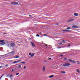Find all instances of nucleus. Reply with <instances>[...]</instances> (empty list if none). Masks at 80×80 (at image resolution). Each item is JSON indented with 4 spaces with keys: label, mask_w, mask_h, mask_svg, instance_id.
<instances>
[{
    "label": "nucleus",
    "mask_w": 80,
    "mask_h": 80,
    "mask_svg": "<svg viewBox=\"0 0 80 80\" xmlns=\"http://www.w3.org/2000/svg\"><path fill=\"white\" fill-rule=\"evenodd\" d=\"M70 64L69 63H66L65 64H63L62 65V64L61 65V66H63L64 67H68L69 65H70Z\"/></svg>",
    "instance_id": "1"
},
{
    "label": "nucleus",
    "mask_w": 80,
    "mask_h": 80,
    "mask_svg": "<svg viewBox=\"0 0 80 80\" xmlns=\"http://www.w3.org/2000/svg\"><path fill=\"white\" fill-rule=\"evenodd\" d=\"M11 4H12V5H18V3L16 2H12L11 3Z\"/></svg>",
    "instance_id": "2"
},
{
    "label": "nucleus",
    "mask_w": 80,
    "mask_h": 80,
    "mask_svg": "<svg viewBox=\"0 0 80 80\" xmlns=\"http://www.w3.org/2000/svg\"><path fill=\"white\" fill-rule=\"evenodd\" d=\"M4 40H0V42H1L0 45H5V42H3Z\"/></svg>",
    "instance_id": "3"
},
{
    "label": "nucleus",
    "mask_w": 80,
    "mask_h": 80,
    "mask_svg": "<svg viewBox=\"0 0 80 80\" xmlns=\"http://www.w3.org/2000/svg\"><path fill=\"white\" fill-rule=\"evenodd\" d=\"M62 32H72V31H70L69 30H67V29H66V30H63L62 31Z\"/></svg>",
    "instance_id": "4"
},
{
    "label": "nucleus",
    "mask_w": 80,
    "mask_h": 80,
    "mask_svg": "<svg viewBox=\"0 0 80 80\" xmlns=\"http://www.w3.org/2000/svg\"><path fill=\"white\" fill-rule=\"evenodd\" d=\"M72 28H78V26H77L76 25H73L72 26Z\"/></svg>",
    "instance_id": "5"
},
{
    "label": "nucleus",
    "mask_w": 80,
    "mask_h": 80,
    "mask_svg": "<svg viewBox=\"0 0 80 80\" xmlns=\"http://www.w3.org/2000/svg\"><path fill=\"white\" fill-rule=\"evenodd\" d=\"M15 44L14 43L12 42L11 43V46H12V47H14L15 46Z\"/></svg>",
    "instance_id": "6"
},
{
    "label": "nucleus",
    "mask_w": 80,
    "mask_h": 80,
    "mask_svg": "<svg viewBox=\"0 0 80 80\" xmlns=\"http://www.w3.org/2000/svg\"><path fill=\"white\" fill-rule=\"evenodd\" d=\"M72 21H73V19H71L68 20L67 21V22H72Z\"/></svg>",
    "instance_id": "7"
},
{
    "label": "nucleus",
    "mask_w": 80,
    "mask_h": 80,
    "mask_svg": "<svg viewBox=\"0 0 80 80\" xmlns=\"http://www.w3.org/2000/svg\"><path fill=\"white\" fill-rule=\"evenodd\" d=\"M15 52L14 51H12V52H10V53H12V55H14V54H15Z\"/></svg>",
    "instance_id": "8"
},
{
    "label": "nucleus",
    "mask_w": 80,
    "mask_h": 80,
    "mask_svg": "<svg viewBox=\"0 0 80 80\" xmlns=\"http://www.w3.org/2000/svg\"><path fill=\"white\" fill-rule=\"evenodd\" d=\"M45 66H44L42 68V71L43 72H45Z\"/></svg>",
    "instance_id": "9"
},
{
    "label": "nucleus",
    "mask_w": 80,
    "mask_h": 80,
    "mask_svg": "<svg viewBox=\"0 0 80 80\" xmlns=\"http://www.w3.org/2000/svg\"><path fill=\"white\" fill-rule=\"evenodd\" d=\"M31 44L32 45V47H35V44L33 42H31Z\"/></svg>",
    "instance_id": "10"
},
{
    "label": "nucleus",
    "mask_w": 80,
    "mask_h": 80,
    "mask_svg": "<svg viewBox=\"0 0 80 80\" xmlns=\"http://www.w3.org/2000/svg\"><path fill=\"white\" fill-rule=\"evenodd\" d=\"M74 16H76V17H77V16H78V14L77 13H74Z\"/></svg>",
    "instance_id": "11"
},
{
    "label": "nucleus",
    "mask_w": 80,
    "mask_h": 80,
    "mask_svg": "<svg viewBox=\"0 0 80 80\" xmlns=\"http://www.w3.org/2000/svg\"><path fill=\"white\" fill-rule=\"evenodd\" d=\"M68 61H69V62H72L73 60L71 59H68Z\"/></svg>",
    "instance_id": "12"
},
{
    "label": "nucleus",
    "mask_w": 80,
    "mask_h": 80,
    "mask_svg": "<svg viewBox=\"0 0 80 80\" xmlns=\"http://www.w3.org/2000/svg\"><path fill=\"white\" fill-rule=\"evenodd\" d=\"M35 55V54L34 53H32L31 55V57H33L34 56V55Z\"/></svg>",
    "instance_id": "13"
},
{
    "label": "nucleus",
    "mask_w": 80,
    "mask_h": 80,
    "mask_svg": "<svg viewBox=\"0 0 80 80\" xmlns=\"http://www.w3.org/2000/svg\"><path fill=\"white\" fill-rule=\"evenodd\" d=\"M20 57L19 56H15V57H14V58H19Z\"/></svg>",
    "instance_id": "14"
},
{
    "label": "nucleus",
    "mask_w": 80,
    "mask_h": 80,
    "mask_svg": "<svg viewBox=\"0 0 80 80\" xmlns=\"http://www.w3.org/2000/svg\"><path fill=\"white\" fill-rule=\"evenodd\" d=\"M71 28L70 27L67 28L66 29V30H70V29Z\"/></svg>",
    "instance_id": "15"
},
{
    "label": "nucleus",
    "mask_w": 80,
    "mask_h": 80,
    "mask_svg": "<svg viewBox=\"0 0 80 80\" xmlns=\"http://www.w3.org/2000/svg\"><path fill=\"white\" fill-rule=\"evenodd\" d=\"M61 73H64V74H65V71H61Z\"/></svg>",
    "instance_id": "16"
},
{
    "label": "nucleus",
    "mask_w": 80,
    "mask_h": 80,
    "mask_svg": "<svg viewBox=\"0 0 80 80\" xmlns=\"http://www.w3.org/2000/svg\"><path fill=\"white\" fill-rule=\"evenodd\" d=\"M18 68V67H16L15 69L16 70H19V69Z\"/></svg>",
    "instance_id": "17"
},
{
    "label": "nucleus",
    "mask_w": 80,
    "mask_h": 80,
    "mask_svg": "<svg viewBox=\"0 0 80 80\" xmlns=\"http://www.w3.org/2000/svg\"><path fill=\"white\" fill-rule=\"evenodd\" d=\"M54 77V75H51L49 77V78H52V77Z\"/></svg>",
    "instance_id": "18"
},
{
    "label": "nucleus",
    "mask_w": 80,
    "mask_h": 80,
    "mask_svg": "<svg viewBox=\"0 0 80 80\" xmlns=\"http://www.w3.org/2000/svg\"><path fill=\"white\" fill-rule=\"evenodd\" d=\"M7 77H10V74H9L7 75Z\"/></svg>",
    "instance_id": "19"
},
{
    "label": "nucleus",
    "mask_w": 80,
    "mask_h": 80,
    "mask_svg": "<svg viewBox=\"0 0 80 80\" xmlns=\"http://www.w3.org/2000/svg\"><path fill=\"white\" fill-rule=\"evenodd\" d=\"M20 63H23V64H25V63H26V62H21Z\"/></svg>",
    "instance_id": "20"
},
{
    "label": "nucleus",
    "mask_w": 80,
    "mask_h": 80,
    "mask_svg": "<svg viewBox=\"0 0 80 80\" xmlns=\"http://www.w3.org/2000/svg\"><path fill=\"white\" fill-rule=\"evenodd\" d=\"M18 68H21V67H22L21 65H18L17 66Z\"/></svg>",
    "instance_id": "21"
},
{
    "label": "nucleus",
    "mask_w": 80,
    "mask_h": 80,
    "mask_svg": "<svg viewBox=\"0 0 80 80\" xmlns=\"http://www.w3.org/2000/svg\"><path fill=\"white\" fill-rule=\"evenodd\" d=\"M77 63L78 64H80V62H79L78 61H77Z\"/></svg>",
    "instance_id": "22"
},
{
    "label": "nucleus",
    "mask_w": 80,
    "mask_h": 80,
    "mask_svg": "<svg viewBox=\"0 0 80 80\" xmlns=\"http://www.w3.org/2000/svg\"><path fill=\"white\" fill-rule=\"evenodd\" d=\"M77 72H78V73H80V71H79V69H77Z\"/></svg>",
    "instance_id": "23"
},
{
    "label": "nucleus",
    "mask_w": 80,
    "mask_h": 80,
    "mask_svg": "<svg viewBox=\"0 0 80 80\" xmlns=\"http://www.w3.org/2000/svg\"><path fill=\"white\" fill-rule=\"evenodd\" d=\"M22 60L21 59H20L19 60H18L17 62L18 63V62H20Z\"/></svg>",
    "instance_id": "24"
},
{
    "label": "nucleus",
    "mask_w": 80,
    "mask_h": 80,
    "mask_svg": "<svg viewBox=\"0 0 80 80\" xmlns=\"http://www.w3.org/2000/svg\"><path fill=\"white\" fill-rule=\"evenodd\" d=\"M18 63L17 61H14L13 62V63Z\"/></svg>",
    "instance_id": "25"
},
{
    "label": "nucleus",
    "mask_w": 80,
    "mask_h": 80,
    "mask_svg": "<svg viewBox=\"0 0 80 80\" xmlns=\"http://www.w3.org/2000/svg\"><path fill=\"white\" fill-rule=\"evenodd\" d=\"M72 62L73 63H75V61H72Z\"/></svg>",
    "instance_id": "26"
},
{
    "label": "nucleus",
    "mask_w": 80,
    "mask_h": 80,
    "mask_svg": "<svg viewBox=\"0 0 80 80\" xmlns=\"http://www.w3.org/2000/svg\"><path fill=\"white\" fill-rule=\"evenodd\" d=\"M47 34H44L43 35V36H46V37H47Z\"/></svg>",
    "instance_id": "27"
},
{
    "label": "nucleus",
    "mask_w": 80,
    "mask_h": 80,
    "mask_svg": "<svg viewBox=\"0 0 80 80\" xmlns=\"http://www.w3.org/2000/svg\"><path fill=\"white\" fill-rule=\"evenodd\" d=\"M7 45V47H9V44H8V43H7V45Z\"/></svg>",
    "instance_id": "28"
},
{
    "label": "nucleus",
    "mask_w": 80,
    "mask_h": 80,
    "mask_svg": "<svg viewBox=\"0 0 80 80\" xmlns=\"http://www.w3.org/2000/svg\"><path fill=\"white\" fill-rule=\"evenodd\" d=\"M4 56H5V55H1L0 56V57H4Z\"/></svg>",
    "instance_id": "29"
},
{
    "label": "nucleus",
    "mask_w": 80,
    "mask_h": 80,
    "mask_svg": "<svg viewBox=\"0 0 80 80\" xmlns=\"http://www.w3.org/2000/svg\"><path fill=\"white\" fill-rule=\"evenodd\" d=\"M29 17H31V18L32 17V15H29Z\"/></svg>",
    "instance_id": "30"
},
{
    "label": "nucleus",
    "mask_w": 80,
    "mask_h": 80,
    "mask_svg": "<svg viewBox=\"0 0 80 80\" xmlns=\"http://www.w3.org/2000/svg\"><path fill=\"white\" fill-rule=\"evenodd\" d=\"M36 36L37 37H40V35H38V34H37V35H36Z\"/></svg>",
    "instance_id": "31"
},
{
    "label": "nucleus",
    "mask_w": 80,
    "mask_h": 80,
    "mask_svg": "<svg viewBox=\"0 0 80 80\" xmlns=\"http://www.w3.org/2000/svg\"><path fill=\"white\" fill-rule=\"evenodd\" d=\"M10 77L11 78V77H13V75H12V74H11V75H10Z\"/></svg>",
    "instance_id": "32"
},
{
    "label": "nucleus",
    "mask_w": 80,
    "mask_h": 80,
    "mask_svg": "<svg viewBox=\"0 0 80 80\" xmlns=\"http://www.w3.org/2000/svg\"><path fill=\"white\" fill-rule=\"evenodd\" d=\"M62 42H63V43H65V41L64 40H62Z\"/></svg>",
    "instance_id": "33"
},
{
    "label": "nucleus",
    "mask_w": 80,
    "mask_h": 80,
    "mask_svg": "<svg viewBox=\"0 0 80 80\" xmlns=\"http://www.w3.org/2000/svg\"><path fill=\"white\" fill-rule=\"evenodd\" d=\"M16 75H19V73H17L16 74Z\"/></svg>",
    "instance_id": "34"
},
{
    "label": "nucleus",
    "mask_w": 80,
    "mask_h": 80,
    "mask_svg": "<svg viewBox=\"0 0 80 80\" xmlns=\"http://www.w3.org/2000/svg\"><path fill=\"white\" fill-rule=\"evenodd\" d=\"M63 55H60V57H63Z\"/></svg>",
    "instance_id": "35"
},
{
    "label": "nucleus",
    "mask_w": 80,
    "mask_h": 80,
    "mask_svg": "<svg viewBox=\"0 0 80 80\" xmlns=\"http://www.w3.org/2000/svg\"><path fill=\"white\" fill-rule=\"evenodd\" d=\"M24 69H25L26 68V66H24Z\"/></svg>",
    "instance_id": "36"
},
{
    "label": "nucleus",
    "mask_w": 80,
    "mask_h": 80,
    "mask_svg": "<svg viewBox=\"0 0 80 80\" xmlns=\"http://www.w3.org/2000/svg\"><path fill=\"white\" fill-rule=\"evenodd\" d=\"M9 64H6V65H5V67H8V65Z\"/></svg>",
    "instance_id": "37"
},
{
    "label": "nucleus",
    "mask_w": 80,
    "mask_h": 80,
    "mask_svg": "<svg viewBox=\"0 0 80 80\" xmlns=\"http://www.w3.org/2000/svg\"><path fill=\"white\" fill-rule=\"evenodd\" d=\"M64 60H68V59L67 58H64Z\"/></svg>",
    "instance_id": "38"
},
{
    "label": "nucleus",
    "mask_w": 80,
    "mask_h": 80,
    "mask_svg": "<svg viewBox=\"0 0 80 80\" xmlns=\"http://www.w3.org/2000/svg\"><path fill=\"white\" fill-rule=\"evenodd\" d=\"M58 44H59V45H61V44H62V43L61 42L60 43H59Z\"/></svg>",
    "instance_id": "39"
},
{
    "label": "nucleus",
    "mask_w": 80,
    "mask_h": 80,
    "mask_svg": "<svg viewBox=\"0 0 80 80\" xmlns=\"http://www.w3.org/2000/svg\"><path fill=\"white\" fill-rule=\"evenodd\" d=\"M52 59V58H49V59H48V60H51Z\"/></svg>",
    "instance_id": "40"
},
{
    "label": "nucleus",
    "mask_w": 80,
    "mask_h": 80,
    "mask_svg": "<svg viewBox=\"0 0 80 80\" xmlns=\"http://www.w3.org/2000/svg\"><path fill=\"white\" fill-rule=\"evenodd\" d=\"M31 54H32V53H29V55H31Z\"/></svg>",
    "instance_id": "41"
},
{
    "label": "nucleus",
    "mask_w": 80,
    "mask_h": 80,
    "mask_svg": "<svg viewBox=\"0 0 80 80\" xmlns=\"http://www.w3.org/2000/svg\"><path fill=\"white\" fill-rule=\"evenodd\" d=\"M61 48V47H58V48Z\"/></svg>",
    "instance_id": "42"
},
{
    "label": "nucleus",
    "mask_w": 80,
    "mask_h": 80,
    "mask_svg": "<svg viewBox=\"0 0 80 80\" xmlns=\"http://www.w3.org/2000/svg\"><path fill=\"white\" fill-rule=\"evenodd\" d=\"M70 44H69L68 45V47H70Z\"/></svg>",
    "instance_id": "43"
},
{
    "label": "nucleus",
    "mask_w": 80,
    "mask_h": 80,
    "mask_svg": "<svg viewBox=\"0 0 80 80\" xmlns=\"http://www.w3.org/2000/svg\"><path fill=\"white\" fill-rule=\"evenodd\" d=\"M3 77V75H2L1 77V78H2V77Z\"/></svg>",
    "instance_id": "44"
},
{
    "label": "nucleus",
    "mask_w": 80,
    "mask_h": 80,
    "mask_svg": "<svg viewBox=\"0 0 80 80\" xmlns=\"http://www.w3.org/2000/svg\"><path fill=\"white\" fill-rule=\"evenodd\" d=\"M45 46H47V44H45Z\"/></svg>",
    "instance_id": "45"
},
{
    "label": "nucleus",
    "mask_w": 80,
    "mask_h": 80,
    "mask_svg": "<svg viewBox=\"0 0 80 80\" xmlns=\"http://www.w3.org/2000/svg\"><path fill=\"white\" fill-rule=\"evenodd\" d=\"M13 71H14V70H13V69H12V72H13Z\"/></svg>",
    "instance_id": "46"
},
{
    "label": "nucleus",
    "mask_w": 80,
    "mask_h": 80,
    "mask_svg": "<svg viewBox=\"0 0 80 80\" xmlns=\"http://www.w3.org/2000/svg\"><path fill=\"white\" fill-rule=\"evenodd\" d=\"M56 25H58V23L56 24Z\"/></svg>",
    "instance_id": "47"
},
{
    "label": "nucleus",
    "mask_w": 80,
    "mask_h": 80,
    "mask_svg": "<svg viewBox=\"0 0 80 80\" xmlns=\"http://www.w3.org/2000/svg\"><path fill=\"white\" fill-rule=\"evenodd\" d=\"M41 33H42V32H40V33H39V34H41Z\"/></svg>",
    "instance_id": "48"
},
{
    "label": "nucleus",
    "mask_w": 80,
    "mask_h": 80,
    "mask_svg": "<svg viewBox=\"0 0 80 80\" xmlns=\"http://www.w3.org/2000/svg\"><path fill=\"white\" fill-rule=\"evenodd\" d=\"M2 66H0V68H2Z\"/></svg>",
    "instance_id": "49"
},
{
    "label": "nucleus",
    "mask_w": 80,
    "mask_h": 80,
    "mask_svg": "<svg viewBox=\"0 0 80 80\" xmlns=\"http://www.w3.org/2000/svg\"><path fill=\"white\" fill-rule=\"evenodd\" d=\"M4 34H6V35H7V33H4Z\"/></svg>",
    "instance_id": "50"
},
{
    "label": "nucleus",
    "mask_w": 80,
    "mask_h": 80,
    "mask_svg": "<svg viewBox=\"0 0 80 80\" xmlns=\"http://www.w3.org/2000/svg\"><path fill=\"white\" fill-rule=\"evenodd\" d=\"M1 78H1V77L0 78V80L1 79Z\"/></svg>",
    "instance_id": "51"
},
{
    "label": "nucleus",
    "mask_w": 80,
    "mask_h": 80,
    "mask_svg": "<svg viewBox=\"0 0 80 80\" xmlns=\"http://www.w3.org/2000/svg\"><path fill=\"white\" fill-rule=\"evenodd\" d=\"M48 47V46H47L46 47V48H47Z\"/></svg>",
    "instance_id": "52"
},
{
    "label": "nucleus",
    "mask_w": 80,
    "mask_h": 80,
    "mask_svg": "<svg viewBox=\"0 0 80 80\" xmlns=\"http://www.w3.org/2000/svg\"><path fill=\"white\" fill-rule=\"evenodd\" d=\"M29 39H31V38H29Z\"/></svg>",
    "instance_id": "53"
},
{
    "label": "nucleus",
    "mask_w": 80,
    "mask_h": 80,
    "mask_svg": "<svg viewBox=\"0 0 80 80\" xmlns=\"http://www.w3.org/2000/svg\"><path fill=\"white\" fill-rule=\"evenodd\" d=\"M2 75L3 76V75Z\"/></svg>",
    "instance_id": "54"
}]
</instances>
